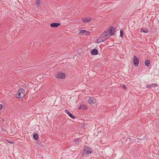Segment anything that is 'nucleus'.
I'll return each instance as SVG.
<instances>
[{
  "label": "nucleus",
  "mask_w": 159,
  "mask_h": 159,
  "mask_svg": "<svg viewBox=\"0 0 159 159\" xmlns=\"http://www.w3.org/2000/svg\"><path fill=\"white\" fill-rule=\"evenodd\" d=\"M40 0H37L36 1V3L38 6H39L40 5Z\"/></svg>",
  "instance_id": "aec40b11"
},
{
  "label": "nucleus",
  "mask_w": 159,
  "mask_h": 159,
  "mask_svg": "<svg viewBox=\"0 0 159 159\" xmlns=\"http://www.w3.org/2000/svg\"><path fill=\"white\" fill-rule=\"evenodd\" d=\"M18 94V97H17L18 98H22L25 96V91L22 89H20L17 92Z\"/></svg>",
  "instance_id": "7ed1b4c3"
},
{
  "label": "nucleus",
  "mask_w": 159,
  "mask_h": 159,
  "mask_svg": "<svg viewBox=\"0 0 159 159\" xmlns=\"http://www.w3.org/2000/svg\"><path fill=\"white\" fill-rule=\"evenodd\" d=\"M83 152L85 154L91 153L92 151L91 148L88 147L87 146H85L84 148Z\"/></svg>",
  "instance_id": "423d86ee"
},
{
  "label": "nucleus",
  "mask_w": 159,
  "mask_h": 159,
  "mask_svg": "<svg viewBox=\"0 0 159 159\" xmlns=\"http://www.w3.org/2000/svg\"><path fill=\"white\" fill-rule=\"evenodd\" d=\"M133 63L135 67H137L138 66L139 63V58L137 57L135 55L134 56Z\"/></svg>",
  "instance_id": "20e7f679"
},
{
  "label": "nucleus",
  "mask_w": 159,
  "mask_h": 159,
  "mask_svg": "<svg viewBox=\"0 0 159 159\" xmlns=\"http://www.w3.org/2000/svg\"><path fill=\"white\" fill-rule=\"evenodd\" d=\"M91 53L93 55H96L98 54V50L97 49H93L91 51Z\"/></svg>",
  "instance_id": "9d476101"
},
{
  "label": "nucleus",
  "mask_w": 159,
  "mask_h": 159,
  "mask_svg": "<svg viewBox=\"0 0 159 159\" xmlns=\"http://www.w3.org/2000/svg\"><path fill=\"white\" fill-rule=\"evenodd\" d=\"M124 35V32L122 29H121L120 31V36L122 38Z\"/></svg>",
  "instance_id": "a211bd4d"
},
{
  "label": "nucleus",
  "mask_w": 159,
  "mask_h": 159,
  "mask_svg": "<svg viewBox=\"0 0 159 159\" xmlns=\"http://www.w3.org/2000/svg\"><path fill=\"white\" fill-rule=\"evenodd\" d=\"M89 33V32L88 31L82 30H80V31L78 33V34L80 35H82L83 34L87 35Z\"/></svg>",
  "instance_id": "6e6552de"
},
{
  "label": "nucleus",
  "mask_w": 159,
  "mask_h": 159,
  "mask_svg": "<svg viewBox=\"0 0 159 159\" xmlns=\"http://www.w3.org/2000/svg\"><path fill=\"white\" fill-rule=\"evenodd\" d=\"M6 130V128L5 126H4V127L2 128L1 129V131H2L3 133L5 132V131Z\"/></svg>",
  "instance_id": "412c9836"
},
{
  "label": "nucleus",
  "mask_w": 159,
  "mask_h": 159,
  "mask_svg": "<svg viewBox=\"0 0 159 159\" xmlns=\"http://www.w3.org/2000/svg\"><path fill=\"white\" fill-rule=\"evenodd\" d=\"M7 141L9 143H13V142L12 141L10 142L9 141H8V140H7Z\"/></svg>",
  "instance_id": "b1692460"
},
{
  "label": "nucleus",
  "mask_w": 159,
  "mask_h": 159,
  "mask_svg": "<svg viewBox=\"0 0 159 159\" xmlns=\"http://www.w3.org/2000/svg\"><path fill=\"white\" fill-rule=\"evenodd\" d=\"M60 23H53L50 24V26L51 27H57L61 25Z\"/></svg>",
  "instance_id": "1a4fd4ad"
},
{
  "label": "nucleus",
  "mask_w": 159,
  "mask_h": 159,
  "mask_svg": "<svg viewBox=\"0 0 159 159\" xmlns=\"http://www.w3.org/2000/svg\"><path fill=\"white\" fill-rule=\"evenodd\" d=\"M146 87L150 89V85L148 86V84L147 85Z\"/></svg>",
  "instance_id": "393cba45"
},
{
  "label": "nucleus",
  "mask_w": 159,
  "mask_h": 159,
  "mask_svg": "<svg viewBox=\"0 0 159 159\" xmlns=\"http://www.w3.org/2000/svg\"><path fill=\"white\" fill-rule=\"evenodd\" d=\"M33 138L35 140H37L39 139V136L37 134L35 133L33 135Z\"/></svg>",
  "instance_id": "ddd939ff"
},
{
  "label": "nucleus",
  "mask_w": 159,
  "mask_h": 159,
  "mask_svg": "<svg viewBox=\"0 0 159 159\" xmlns=\"http://www.w3.org/2000/svg\"><path fill=\"white\" fill-rule=\"evenodd\" d=\"M79 143V140H74V143L75 144H78Z\"/></svg>",
  "instance_id": "6ab92c4d"
},
{
  "label": "nucleus",
  "mask_w": 159,
  "mask_h": 159,
  "mask_svg": "<svg viewBox=\"0 0 159 159\" xmlns=\"http://www.w3.org/2000/svg\"><path fill=\"white\" fill-rule=\"evenodd\" d=\"M109 38V35H108L105 31L104 33L99 36L97 40V43H100L103 42Z\"/></svg>",
  "instance_id": "f257e3e1"
},
{
  "label": "nucleus",
  "mask_w": 159,
  "mask_h": 159,
  "mask_svg": "<svg viewBox=\"0 0 159 159\" xmlns=\"http://www.w3.org/2000/svg\"><path fill=\"white\" fill-rule=\"evenodd\" d=\"M65 111L67 113V114L69 115V116L72 119H74L75 118V117L73 116L71 113L68 111L67 110H65Z\"/></svg>",
  "instance_id": "9b49d317"
},
{
  "label": "nucleus",
  "mask_w": 159,
  "mask_h": 159,
  "mask_svg": "<svg viewBox=\"0 0 159 159\" xmlns=\"http://www.w3.org/2000/svg\"><path fill=\"white\" fill-rule=\"evenodd\" d=\"M92 20V18L90 17H88L84 19L82 18V21L84 23H87L90 21Z\"/></svg>",
  "instance_id": "0eeeda50"
},
{
  "label": "nucleus",
  "mask_w": 159,
  "mask_h": 159,
  "mask_svg": "<svg viewBox=\"0 0 159 159\" xmlns=\"http://www.w3.org/2000/svg\"><path fill=\"white\" fill-rule=\"evenodd\" d=\"M144 63L146 66L148 67L150 63V61L149 60H147L145 61Z\"/></svg>",
  "instance_id": "f3484780"
},
{
  "label": "nucleus",
  "mask_w": 159,
  "mask_h": 159,
  "mask_svg": "<svg viewBox=\"0 0 159 159\" xmlns=\"http://www.w3.org/2000/svg\"><path fill=\"white\" fill-rule=\"evenodd\" d=\"M87 108V106H86L85 105H80V107H79L78 108V109H86Z\"/></svg>",
  "instance_id": "f8f14e48"
},
{
  "label": "nucleus",
  "mask_w": 159,
  "mask_h": 159,
  "mask_svg": "<svg viewBox=\"0 0 159 159\" xmlns=\"http://www.w3.org/2000/svg\"><path fill=\"white\" fill-rule=\"evenodd\" d=\"M105 31L106 32L107 34L109 35V37L111 35H113L115 34V32L116 31V29L112 27L111 28H109L108 29H106L105 30Z\"/></svg>",
  "instance_id": "f03ea898"
},
{
  "label": "nucleus",
  "mask_w": 159,
  "mask_h": 159,
  "mask_svg": "<svg viewBox=\"0 0 159 159\" xmlns=\"http://www.w3.org/2000/svg\"><path fill=\"white\" fill-rule=\"evenodd\" d=\"M122 87L125 89H127V87L125 85H122Z\"/></svg>",
  "instance_id": "5701e85b"
},
{
  "label": "nucleus",
  "mask_w": 159,
  "mask_h": 159,
  "mask_svg": "<svg viewBox=\"0 0 159 159\" xmlns=\"http://www.w3.org/2000/svg\"><path fill=\"white\" fill-rule=\"evenodd\" d=\"M3 106L2 104H0V111H1L3 108Z\"/></svg>",
  "instance_id": "4be33fe9"
},
{
  "label": "nucleus",
  "mask_w": 159,
  "mask_h": 159,
  "mask_svg": "<svg viewBox=\"0 0 159 159\" xmlns=\"http://www.w3.org/2000/svg\"><path fill=\"white\" fill-rule=\"evenodd\" d=\"M88 102L91 104H93L94 102H93V99L92 98H89L88 99Z\"/></svg>",
  "instance_id": "2eb2a0df"
},
{
  "label": "nucleus",
  "mask_w": 159,
  "mask_h": 159,
  "mask_svg": "<svg viewBox=\"0 0 159 159\" xmlns=\"http://www.w3.org/2000/svg\"><path fill=\"white\" fill-rule=\"evenodd\" d=\"M149 85L150 88L151 89L154 87H155L157 86V84H156L152 83Z\"/></svg>",
  "instance_id": "dca6fc26"
},
{
  "label": "nucleus",
  "mask_w": 159,
  "mask_h": 159,
  "mask_svg": "<svg viewBox=\"0 0 159 159\" xmlns=\"http://www.w3.org/2000/svg\"><path fill=\"white\" fill-rule=\"evenodd\" d=\"M2 121H3V122H4V119H3H3H2Z\"/></svg>",
  "instance_id": "a878e982"
},
{
  "label": "nucleus",
  "mask_w": 159,
  "mask_h": 159,
  "mask_svg": "<svg viewBox=\"0 0 159 159\" xmlns=\"http://www.w3.org/2000/svg\"><path fill=\"white\" fill-rule=\"evenodd\" d=\"M148 30L147 29L142 28L140 30V32L147 33L148 32Z\"/></svg>",
  "instance_id": "4468645a"
},
{
  "label": "nucleus",
  "mask_w": 159,
  "mask_h": 159,
  "mask_svg": "<svg viewBox=\"0 0 159 159\" xmlns=\"http://www.w3.org/2000/svg\"><path fill=\"white\" fill-rule=\"evenodd\" d=\"M55 76L57 78L59 79H63L66 76L65 74L62 73H57L56 74Z\"/></svg>",
  "instance_id": "39448f33"
}]
</instances>
